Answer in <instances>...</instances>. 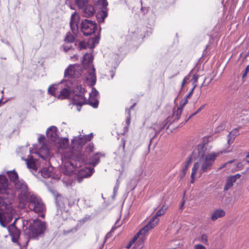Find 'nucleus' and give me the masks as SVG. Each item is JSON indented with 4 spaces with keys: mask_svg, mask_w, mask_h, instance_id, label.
<instances>
[{
    "mask_svg": "<svg viewBox=\"0 0 249 249\" xmlns=\"http://www.w3.org/2000/svg\"><path fill=\"white\" fill-rule=\"evenodd\" d=\"M14 197L8 179L5 175H0V224L3 227H6L5 223H9L13 218L15 211L12 204Z\"/></svg>",
    "mask_w": 249,
    "mask_h": 249,
    "instance_id": "f257e3e1",
    "label": "nucleus"
},
{
    "mask_svg": "<svg viewBox=\"0 0 249 249\" xmlns=\"http://www.w3.org/2000/svg\"><path fill=\"white\" fill-rule=\"evenodd\" d=\"M14 185L16 189L20 192L18 197L20 203L24 205L28 204L30 210L36 213H41L45 210V206L41 199L29 192L27 184L23 179L15 182Z\"/></svg>",
    "mask_w": 249,
    "mask_h": 249,
    "instance_id": "f03ea898",
    "label": "nucleus"
},
{
    "mask_svg": "<svg viewBox=\"0 0 249 249\" xmlns=\"http://www.w3.org/2000/svg\"><path fill=\"white\" fill-rule=\"evenodd\" d=\"M45 223L41 220L36 219L33 220L28 229H26L24 231L25 242H22L21 240L18 245L21 249H26V247L30 239H37L39 236L43 234L45 231Z\"/></svg>",
    "mask_w": 249,
    "mask_h": 249,
    "instance_id": "7ed1b4c3",
    "label": "nucleus"
},
{
    "mask_svg": "<svg viewBox=\"0 0 249 249\" xmlns=\"http://www.w3.org/2000/svg\"><path fill=\"white\" fill-rule=\"evenodd\" d=\"M217 154L214 153L207 154L199 162H195L192 168L191 175V183L194 182L195 176L198 172L200 175L210 171L216 159Z\"/></svg>",
    "mask_w": 249,
    "mask_h": 249,
    "instance_id": "20e7f679",
    "label": "nucleus"
},
{
    "mask_svg": "<svg viewBox=\"0 0 249 249\" xmlns=\"http://www.w3.org/2000/svg\"><path fill=\"white\" fill-rule=\"evenodd\" d=\"M176 121L174 120V118H173L172 116L167 118V120L165 121L164 124H153V126L149 129V130L153 131V134L150 135V141L151 142L163 129L166 128L167 129L170 125Z\"/></svg>",
    "mask_w": 249,
    "mask_h": 249,
    "instance_id": "39448f33",
    "label": "nucleus"
},
{
    "mask_svg": "<svg viewBox=\"0 0 249 249\" xmlns=\"http://www.w3.org/2000/svg\"><path fill=\"white\" fill-rule=\"evenodd\" d=\"M82 72V67L80 65H70L65 70L64 77L68 79L79 77Z\"/></svg>",
    "mask_w": 249,
    "mask_h": 249,
    "instance_id": "423d86ee",
    "label": "nucleus"
},
{
    "mask_svg": "<svg viewBox=\"0 0 249 249\" xmlns=\"http://www.w3.org/2000/svg\"><path fill=\"white\" fill-rule=\"evenodd\" d=\"M81 30L86 36L92 35L97 30V25L95 21L85 19L81 22Z\"/></svg>",
    "mask_w": 249,
    "mask_h": 249,
    "instance_id": "0eeeda50",
    "label": "nucleus"
},
{
    "mask_svg": "<svg viewBox=\"0 0 249 249\" xmlns=\"http://www.w3.org/2000/svg\"><path fill=\"white\" fill-rule=\"evenodd\" d=\"M97 4L100 5L102 10L98 11L96 14V17L99 22H104L105 19L107 17L108 2L107 0H98Z\"/></svg>",
    "mask_w": 249,
    "mask_h": 249,
    "instance_id": "6e6552de",
    "label": "nucleus"
},
{
    "mask_svg": "<svg viewBox=\"0 0 249 249\" xmlns=\"http://www.w3.org/2000/svg\"><path fill=\"white\" fill-rule=\"evenodd\" d=\"M93 134L91 133L89 135L82 136L80 135L78 137H74L71 140V143L75 146L77 145L78 148L82 147L84 146L87 141H90L93 138Z\"/></svg>",
    "mask_w": 249,
    "mask_h": 249,
    "instance_id": "1a4fd4ad",
    "label": "nucleus"
},
{
    "mask_svg": "<svg viewBox=\"0 0 249 249\" xmlns=\"http://www.w3.org/2000/svg\"><path fill=\"white\" fill-rule=\"evenodd\" d=\"M93 172V168L84 167L78 171L75 179L78 183H80L82 182L84 178L90 177Z\"/></svg>",
    "mask_w": 249,
    "mask_h": 249,
    "instance_id": "9d476101",
    "label": "nucleus"
},
{
    "mask_svg": "<svg viewBox=\"0 0 249 249\" xmlns=\"http://www.w3.org/2000/svg\"><path fill=\"white\" fill-rule=\"evenodd\" d=\"M99 37L95 36L93 37L89 38L86 42L85 41H80L79 43L78 49L79 50L89 48L93 49L96 44L99 43Z\"/></svg>",
    "mask_w": 249,
    "mask_h": 249,
    "instance_id": "9b49d317",
    "label": "nucleus"
},
{
    "mask_svg": "<svg viewBox=\"0 0 249 249\" xmlns=\"http://www.w3.org/2000/svg\"><path fill=\"white\" fill-rule=\"evenodd\" d=\"M168 206L166 205H163L161 208H160L156 213V214L153 216L148 224L151 226V228H154L155 226L157 224L158 222L159 221V219L158 217L161 215H162L165 213L166 210L168 209Z\"/></svg>",
    "mask_w": 249,
    "mask_h": 249,
    "instance_id": "f8f14e48",
    "label": "nucleus"
},
{
    "mask_svg": "<svg viewBox=\"0 0 249 249\" xmlns=\"http://www.w3.org/2000/svg\"><path fill=\"white\" fill-rule=\"evenodd\" d=\"M152 229L153 228H151V226L147 223V225L142 228L138 232L134 235V237H136V239H138L139 238L138 241L139 247L141 246H143V243L145 240L144 236L147 234V232Z\"/></svg>",
    "mask_w": 249,
    "mask_h": 249,
    "instance_id": "ddd939ff",
    "label": "nucleus"
},
{
    "mask_svg": "<svg viewBox=\"0 0 249 249\" xmlns=\"http://www.w3.org/2000/svg\"><path fill=\"white\" fill-rule=\"evenodd\" d=\"M122 143L118 147V153L119 154L122 156V162L123 165H124L126 163H129L131 160V156L127 154H125L124 151L125 148V141L123 139H122Z\"/></svg>",
    "mask_w": 249,
    "mask_h": 249,
    "instance_id": "4468645a",
    "label": "nucleus"
},
{
    "mask_svg": "<svg viewBox=\"0 0 249 249\" xmlns=\"http://www.w3.org/2000/svg\"><path fill=\"white\" fill-rule=\"evenodd\" d=\"M188 103V98L185 96L180 102L179 107L177 108L176 110H173L172 117L174 118V120H178L181 115L183 107Z\"/></svg>",
    "mask_w": 249,
    "mask_h": 249,
    "instance_id": "2eb2a0df",
    "label": "nucleus"
},
{
    "mask_svg": "<svg viewBox=\"0 0 249 249\" xmlns=\"http://www.w3.org/2000/svg\"><path fill=\"white\" fill-rule=\"evenodd\" d=\"M105 156V154L101 152H97L89 158L87 160V162L89 163V165L94 167L100 162V158L101 157H104Z\"/></svg>",
    "mask_w": 249,
    "mask_h": 249,
    "instance_id": "dca6fc26",
    "label": "nucleus"
},
{
    "mask_svg": "<svg viewBox=\"0 0 249 249\" xmlns=\"http://www.w3.org/2000/svg\"><path fill=\"white\" fill-rule=\"evenodd\" d=\"M205 141H207V138H204L203 141L197 145V150L198 156L201 158H204L206 153L207 148L206 147Z\"/></svg>",
    "mask_w": 249,
    "mask_h": 249,
    "instance_id": "f3484780",
    "label": "nucleus"
},
{
    "mask_svg": "<svg viewBox=\"0 0 249 249\" xmlns=\"http://www.w3.org/2000/svg\"><path fill=\"white\" fill-rule=\"evenodd\" d=\"M57 131V128L56 126L53 125L50 126L46 131V135L47 137L52 141H56L58 138Z\"/></svg>",
    "mask_w": 249,
    "mask_h": 249,
    "instance_id": "a211bd4d",
    "label": "nucleus"
},
{
    "mask_svg": "<svg viewBox=\"0 0 249 249\" xmlns=\"http://www.w3.org/2000/svg\"><path fill=\"white\" fill-rule=\"evenodd\" d=\"M8 231L12 238V241L14 243H18L21 233L20 230L18 228H12V229Z\"/></svg>",
    "mask_w": 249,
    "mask_h": 249,
    "instance_id": "6ab92c4d",
    "label": "nucleus"
},
{
    "mask_svg": "<svg viewBox=\"0 0 249 249\" xmlns=\"http://www.w3.org/2000/svg\"><path fill=\"white\" fill-rule=\"evenodd\" d=\"M71 100L72 104L74 105L82 106L85 104H87V100L85 95H73Z\"/></svg>",
    "mask_w": 249,
    "mask_h": 249,
    "instance_id": "aec40b11",
    "label": "nucleus"
},
{
    "mask_svg": "<svg viewBox=\"0 0 249 249\" xmlns=\"http://www.w3.org/2000/svg\"><path fill=\"white\" fill-rule=\"evenodd\" d=\"M236 118L238 119L236 121L237 123L246 124L249 123V112L247 111H244L239 116H237Z\"/></svg>",
    "mask_w": 249,
    "mask_h": 249,
    "instance_id": "412c9836",
    "label": "nucleus"
},
{
    "mask_svg": "<svg viewBox=\"0 0 249 249\" xmlns=\"http://www.w3.org/2000/svg\"><path fill=\"white\" fill-rule=\"evenodd\" d=\"M76 15V12H74L71 14L70 22L71 30L72 33L75 35L76 34L78 31V25L77 24L76 19H75Z\"/></svg>",
    "mask_w": 249,
    "mask_h": 249,
    "instance_id": "4be33fe9",
    "label": "nucleus"
},
{
    "mask_svg": "<svg viewBox=\"0 0 249 249\" xmlns=\"http://www.w3.org/2000/svg\"><path fill=\"white\" fill-rule=\"evenodd\" d=\"M83 8V15L85 17H90L95 13L94 8L92 5H85Z\"/></svg>",
    "mask_w": 249,
    "mask_h": 249,
    "instance_id": "5701e85b",
    "label": "nucleus"
},
{
    "mask_svg": "<svg viewBox=\"0 0 249 249\" xmlns=\"http://www.w3.org/2000/svg\"><path fill=\"white\" fill-rule=\"evenodd\" d=\"M67 199L63 198L60 195L57 196L55 198V203L58 209L60 211L64 210L65 208V202L67 201Z\"/></svg>",
    "mask_w": 249,
    "mask_h": 249,
    "instance_id": "b1692460",
    "label": "nucleus"
},
{
    "mask_svg": "<svg viewBox=\"0 0 249 249\" xmlns=\"http://www.w3.org/2000/svg\"><path fill=\"white\" fill-rule=\"evenodd\" d=\"M87 80L90 87H93L96 84L95 69L93 65H92V71L89 73V77L87 78Z\"/></svg>",
    "mask_w": 249,
    "mask_h": 249,
    "instance_id": "393cba45",
    "label": "nucleus"
},
{
    "mask_svg": "<svg viewBox=\"0 0 249 249\" xmlns=\"http://www.w3.org/2000/svg\"><path fill=\"white\" fill-rule=\"evenodd\" d=\"M93 56L88 53H86L83 57L82 65L85 68L92 65Z\"/></svg>",
    "mask_w": 249,
    "mask_h": 249,
    "instance_id": "a878e982",
    "label": "nucleus"
},
{
    "mask_svg": "<svg viewBox=\"0 0 249 249\" xmlns=\"http://www.w3.org/2000/svg\"><path fill=\"white\" fill-rule=\"evenodd\" d=\"M71 90L68 88H63L60 91V94H58L57 98L63 100L69 97L71 94Z\"/></svg>",
    "mask_w": 249,
    "mask_h": 249,
    "instance_id": "bb28decb",
    "label": "nucleus"
},
{
    "mask_svg": "<svg viewBox=\"0 0 249 249\" xmlns=\"http://www.w3.org/2000/svg\"><path fill=\"white\" fill-rule=\"evenodd\" d=\"M225 215V212L222 209H217L215 210L211 216V219L213 221H215L218 218L222 217Z\"/></svg>",
    "mask_w": 249,
    "mask_h": 249,
    "instance_id": "cd10ccee",
    "label": "nucleus"
},
{
    "mask_svg": "<svg viewBox=\"0 0 249 249\" xmlns=\"http://www.w3.org/2000/svg\"><path fill=\"white\" fill-rule=\"evenodd\" d=\"M87 104L89 105L94 108H97L99 105V100L98 98L92 97L91 94H89V97L88 101H87Z\"/></svg>",
    "mask_w": 249,
    "mask_h": 249,
    "instance_id": "c85d7f7f",
    "label": "nucleus"
},
{
    "mask_svg": "<svg viewBox=\"0 0 249 249\" xmlns=\"http://www.w3.org/2000/svg\"><path fill=\"white\" fill-rule=\"evenodd\" d=\"M192 155H190L187 158L185 162L184 165L182 168L181 178H183L185 176L188 168L190 163L192 162Z\"/></svg>",
    "mask_w": 249,
    "mask_h": 249,
    "instance_id": "c756f323",
    "label": "nucleus"
},
{
    "mask_svg": "<svg viewBox=\"0 0 249 249\" xmlns=\"http://www.w3.org/2000/svg\"><path fill=\"white\" fill-rule=\"evenodd\" d=\"M25 160L26 161V164L28 168L32 169L35 171L37 170V168L34 161V159L32 156H30L28 159H25Z\"/></svg>",
    "mask_w": 249,
    "mask_h": 249,
    "instance_id": "7c9ffc66",
    "label": "nucleus"
},
{
    "mask_svg": "<svg viewBox=\"0 0 249 249\" xmlns=\"http://www.w3.org/2000/svg\"><path fill=\"white\" fill-rule=\"evenodd\" d=\"M7 175L10 181L14 183L19 180L18 174L14 170L7 172Z\"/></svg>",
    "mask_w": 249,
    "mask_h": 249,
    "instance_id": "2f4dec72",
    "label": "nucleus"
},
{
    "mask_svg": "<svg viewBox=\"0 0 249 249\" xmlns=\"http://www.w3.org/2000/svg\"><path fill=\"white\" fill-rule=\"evenodd\" d=\"M235 182V179L232 178L231 176L229 177L226 182L224 189L225 191L228 190L231 187L233 186V183Z\"/></svg>",
    "mask_w": 249,
    "mask_h": 249,
    "instance_id": "473e14b6",
    "label": "nucleus"
},
{
    "mask_svg": "<svg viewBox=\"0 0 249 249\" xmlns=\"http://www.w3.org/2000/svg\"><path fill=\"white\" fill-rule=\"evenodd\" d=\"M85 89L81 86H77L73 90V95H85Z\"/></svg>",
    "mask_w": 249,
    "mask_h": 249,
    "instance_id": "72a5a7b5",
    "label": "nucleus"
},
{
    "mask_svg": "<svg viewBox=\"0 0 249 249\" xmlns=\"http://www.w3.org/2000/svg\"><path fill=\"white\" fill-rule=\"evenodd\" d=\"M206 106V105L205 104H204L203 105H202L201 106H200L198 109L194 113H193V114H192L191 115H190V116L187 119H186V120L183 123H181V124H179V126H182L185 123H186L189 119H190L191 118H192L193 116H194L195 115H196V114H197V113H198L200 111H201L202 109H203L204 108V107H205Z\"/></svg>",
    "mask_w": 249,
    "mask_h": 249,
    "instance_id": "f704fd0d",
    "label": "nucleus"
},
{
    "mask_svg": "<svg viewBox=\"0 0 249 249\" xmlns=\"http://www.w3.org/2000/svg\"><path fill=\"white\" fill-rule=\"evenodd\" d=\"M76 158L79 162L78 164L77 163H76L75 166H81L82 164H83L85 162H86V158L85 155L79 154L77 155Z\"/></svg>",
    "mask_w": 249,
    "mask_h": 249,
    "instance_id": "c9c22d12",
    "label": "nucleus"
},
{
    "mask_svg": "<svg viewBox=\"0 0 249 249\" xmlns=\"http://www.w3.org/2000/svg\"><path fill=\"white\" fill-rule=\"evenodd\" d=\"M74 40V36L70 32H68L64 38L65 42L66 43H72Z\"/></svg>",
    "mask_w": 249,
    "mask_h": 249,
    "instance_id": "e433bc0d",
    "label": "nucleus"
},
{
    "mask_svg": "<svg viewBox=\"0 0 249 249\" xmlns=\"http://www.w3.org/2000/svg\"><path fill=\"white\" fill-rule=\"evenodd\" d=\"M56 90V88H55V85H52L49 87L48 89V92L49 94L57 98L58 94H57L55 92Z\"/></svg>",
    "mask_w": 249,
    "mask_h": 249,
    "instance_id": "4c0bfd02",
    "label": "nucleus"
},
{
    "mask_svg": "<svg viewBox=\"0 0 249 249\" xmlns=\"http://www.w3.org/2000/svg\"><path fill=\"white\" fill-rule=\"evenodd\" d=\"M42 176L44 178H50L51 176V172L46 168H43L41 171Z\"/></svg>",
    "mask_w": 249,
    "mask_h": 249,
    "instance_id": "58836bf2",
    "label": "nucleus"
},
{
    "mask_svg": "<svg viewBox=\"0 0 249 249\" xmlns=\"http://www.w3.org/2000/svg\"><path fill=\"white\" fill-rule=\"evenodd\" d=\"M88 0H76V4L79 9H82L88 2Z\"/></svg>",
    "mask_w": 249,
    "mask_h": 249,
    "instance_id": "ea45409f",
    "label": "nucleus"
},
{
    "mask_svg": "<svg viewBox=\"0 0 249 249\" xmlns=\"http://www.w3.org/2000/svg\"><path fill=\"white\" fill-rule=\"evenodd\" d=\"M119 221V220L118 219L116 221V223H115V225L112 228V229H111L110 231L108 233H107V234L106 235V238L109 237L111 236V233L112 232H113L117 228H118V227H119L120 226V225H121L120 224L118 225V223Z\"/></svg>",
    "mask_w": 249,
    "mask_h": 249,
    "instance_id": "a19ab883",
    "label": "nucleus"
},
{
    "mask_svg": "<svg viewBox=\"0 0 249 249\" xmlns=\"http://www.w3.org/2000/svg\"><path fill=\"white\" fill-rule=\"evenodd\" d=\"M201 242L205 245L208 244V237L206 234H203L201 237Z\"/></svg>",
    "mask_w": 249,
    "mask_h": 249,
    "instance_id": "79ce46f5",
    "label": "nucleus"
},
{
    "mask_svg": "<svg viewBox=\"0 0 249 249\" xmlns=\"http://www.w3.org/2000/svg\"><path fill=\"white\" fill-rule=\"evenodd\" d=\"M241 128V127L233 129L231 132H230V136L233 135L236 137L239 135V130Z\"/></svg>",
    "mask_w": 249,
    "mask_h": 249,
    "instance_id": "37998d69",
    "label": "nucleus"
},
{
    "mask_svg": "<svg viewBox=\"0 0 249 249\" xmlns=\"http://www.w3.org/2000/svg\"><path fill=\"white\" fill-rule=\"evenodd\" d=\"M235 137H236L235 136H233V135L230 136V133L228 135L227 141H228V144H231V143H232L233 142V141H234Z\"/></svg>",
    "mask_w": 249,
    "mask_h": 249,
    "instance_id": "c03bdc74",
    "label": "nucleus"
},
{
    "mask_svg": "<svg viewBox=\"0 0 249 249\" xmlns=\"http://www.w3.org/2000/svg\"><path fill=\"white\" fill-rule=\"evenodd\" d=\"M198 75L196 74H195L193 75V76L192 77V78L191 79V82H192V84L193 85V86H194L195 85H196V83L198 81Z\"/></svg>",
    "mask_w": 249,
    "mask_h": 249,
    "instance_id": "a18cd8bd",
    "label": "nucleus"
},
{
    "mask_svg": "<svg viewBox=\"0 0 249 249\" xmlns=\"http://www.w3.org/2000/svg\"><path fill=\"white\" fill-rule=\"evenodd\" d=\"M91 94L92 97H96L98 98L99 92L95 88H92Z\"/></svg>",
    "mask_w": 249,
    "mask_h": 249,
    "instance_id": "49530a36",
    "label": "nucleus"
},
{
    "mask_svg": "<svg viewBox=\"0 0 249 249\" xmlns=\"http://www.w3.org/2000/svg\"><path fill=\"white\" fill-rule=\"evenodd\" d=\"M94 145L92 143H90L86 146V151L87 152H91L93 151Z\"/></svg>",
    "mask_w": 249,
    "mask_h": 249,
    "instance_id": "de8ad7c7",
    "label": "nucleus"
},
{
    "mask_svg": "<svg viewBox=\"0 0 249 249\" xmlns=\"http://www.w3.org/2000/svg\"><path fill=\"white\" fill-rule=\"evenodd\" d=\"M18 218H16L15 219L14 222L13 223H12L10 226H8V227H7L8 230L12 229V228H17L16 226V223L17 221L18 220Z\"/></svg>",
    "mask_w": 249,
    "mask_h": 249,
    "instance_id": "09e8293b",
    "label": "nucleus"
},
{
    "mask_svg": "<svg viewBox=\"0 0 249 249\" xmlns=\"http://www.w3.org/2000/svg\"><path fill=\"white\" fill-rule=\"evenodd\" d=\"M63 48V50L66 52H68L69 50L72 49L71 45H63L62 46Z\"/></svg>",
    "mask_w": 249,
    "mask_h": 249,
    "instance_id": "8fccbe9b",
    "label": "nucleus"
},
{
    "mask_svg": "<svg viewBox=\"0 0 249 249\" xmlns=\"http://www.w3.org/2000/svg\"><path fill=\"white\" fill-rule=\"evenodd\" d=\"M196 85H195L194 86H193V88L190 91V92L188 93V94L185 96L186 97V98H188L192 95V94L193 93L194 90L196 88Z\"/></svg>",
    "mask_w": 249,
    "mask_h": 249,
    "instance_id": "3c124183",
    "label": "nucleus"
},
{
    "mask_svg": "<svg viewBox=\"0 0 249 249\" xmlns=\"http://www.w3.org/2000/svg\"><path fill=\"white\" fill-rule=\"evenodd\" d=\"M191 76L190 73L188 74L187 76H186L184 79H183V81L182 82V84H184L186 83V82L190 79Z\"/></svg>",
    "mask_w": 249,
    "mask_h": 249,
    "instance_id": "603ef678",
    "label": "nucleus"
},
{
    "mask_svg": "<svg viewBox=\"0 0 249 249\" xmlns=\"http://www.w3.org/2000/svg\"><path fill=\"white\" fill-rule=\"evenodd\" d=\"M119 182L118 180L117 179V180L116 184V185L115 186V187H114V189H113V193H114V194L115 195L116 193L118 191V188H119Z\"/></svg>",
    "mask_w": 249,
    "mask_h": 249,
    "instance_id": "864d4df0",
    "label": "nucleus"
},
{
    "mask_svg": "<svg viewBox=\"0 0 249 249\" xmlns=\"http://www.w3.org/2000/svg\"><path fill=\"white\" fill-rule=\"evenodd\" d=\"M195 249H206V248L201 244H197L195 245Z\"/></svg>",
    "mask_w": 249,
    "mask_h": 249,
    "instance_id": "5fc2aeb1",
    "label": "nucleus"
},
{
    "mask_svg": "<svg viewBox=\"0 0 249 249\" xmlns=\"http://www.w3.org/2000/svg\"><path fill=\"white\" fill-rule=\"evenodd\" d=\"M141 11L144 13H147L148 11V8L142 6V0H141Z\"/></svg>",
    "mask_w": 249,
    "mask_h": 249,
    "instance_id": "6e6d98bb",
    "label": "nucleus"
},
{
    "mask_svg": "<svg viewBox=\"0 0 249 249\" xmlns=\"http://www.w3.org/2000/svg\"><path fill=\"white\" fill-rule=\"evenodd\" d=\"M61 142H63L64 144H68L69 143V139L67 138H62Z\"/></svg>",
    "mask_w": 249,
    "mask_h": 249,
    "instance_id": "4d7b16f0",
    "label": "nucleus"
},
{
    "mask_svg": "<svg viewBox=\"0 0 249 249\" xmlns=\"http://www.w3.org/2000/svg\"><path fill=\"white\" fill-rule=\"evenodd\" d=\"M241 177V175L239 174H237L234 176H231V177L232 178H233L234 179H235V181H236V180L239 178L240 177Z\"/></svg>",
    "mask_w": 249,
    "mask_h": 249,
    "instance_id": "13d9d810",
    "label": "nucleus"
},
{
    "mask_svg": "<svg viewBox=\"0 0 249 249\" xmlns=\"http://www.w3.org/2000/svg\"><path fill=\"white\" fill-rule=\"evenodd\" d=\"M110 75H111V78L113 79L114 77L115 74V70H111L110 71Z\"/></svg>",
    "mask_w": 249,
    "mask_h": 249,
    "instance_id": "bf43d9fd",
    "label": "nucleus"
},
{
    "mask_svg": "<svg viewBox=\"0 0 249 249\" xmlns=\"http://www.w3.org/2000/svg\"><path fill=\"white\" fill-rule=\"evenodd\" d=\"M45 139V136L43 135H41L38 138V141L39 143H40L41 141L44 140Z\"/></svg>",
    "mask_w": 249,
    "mask_h": 249,
    "instance_id": "052dcab7",
    "label": "nucleus"
},
{
    "mask_svg": "<svg viewBox=\"0 0 249 249\" xmlns=\"http://www.w3.org/2000/svg\"><path fill=\"white\" fill-rule=\"evenodd\" d=\"M130 118L131 117H127L126 120V123L128 125L130 123Z\"/></svg>",
    "mask_w": 249,
    "mask_h": 249,
    "instance_id": "680f3d73",
    "label": "nucleus"
},
{
    "mask_svg": "<svg viewBox=\"0 0 249 249\" xmlns=\"http://www.w3.org/2000/svg\"><path fill=\"white\" fill-rule=\"evenodd\" d=\"M243 164L242 162H239L237 164V167L238 168H242Z\"/></svg>",
    "mask_w": 249,
    "mask_h": 249,
    "instance_id": "e2e57ef3",
    "label": "nucleus"
},
{
    "mask_svg": "<svg viewBox=\"0 0 249 249\" xmlns=\"http://www.w3.org/2000/svg\"><path fill=\"white\" fill-rule=\"evenodd\" d=\"M125 111L127 114V117H131L130 116V109H125Z\"/></svg>",
    "mask_w": 249,
    "mask_h": 249,
    "instance_id": "0e129e2a",
    "label": "nucleus"
},
{
    "mask_svg": "<svg viewBox=\"0 0 249 249\" xmlns=\"http://www.w3.org/2000/svg\"><path fill=\"white\" fill-rule=\"evenodd\" d=\"M248 72L247 71L244 70V72L243 73V75H242L243 79L244 78L247 76Z\"/></svg>",
    "mask_w": 249,
    "mask_h": 249,
    "instance_id": "69168bd1",
    "label": "nucleus"
},
{
    "mask_svg": "<svg viewBox=\"0 0 249 249\" xmlns=\"http://www.w3.org/2000/svg\"><path fill=\"white\" fill-rule=\"evenodd\" d=\"M184 203H185V201L184 200L182 201L181 203L180 204V209H182L183 208Z\"/></svg>",
    "mask_w": 249,
    "mask_h": 249,
    "instance_id": "338daca9",
    "label": "nucleus"
},
{
    "mask_svg": "<svg viewBox=\"0 0 249 249\" xmlns=\"http://www.w3.org/2000/svg\"><path fill=\"white\" fill-rule=\"evenodd\" d=\"M134 249H144L142 246L141 247H134Z\"/></svg>",
    "mask_w": 249,
    "mask_h": 249,
    "instance_id": "774afa93",
    "label": "nucleus"
}]
</instances>
